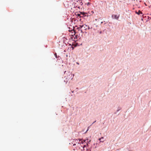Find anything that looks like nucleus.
I'll use <instances>...</instances> for the list:
<instances>
[{
    "instance_id": "6",
    "label": "nucleus",
    "mask_w": 151,
    "mask_h": 151,
    "mask_svg": "<svg viewBox=\"0 0 151 151\" xmlns=\"http://www.w3.org/2000/svg\"><path fill=\"white\" fill-rule=\"evenodd\" d=\"M55 55V57L56 58H58V57H57V55L56 54V53H55L54 54Z\"/></svg>"
},
{
    "instance_id": "4",
    "label": "nucleus",
    "mask_w": 151,
    "mask_h": 151,
    "mask_svg": "<svg viewBox=\"0 0 151 151\" xmlns=\"http://www.w3.org/2000/svg\"><path fill=\"white\" fill-rule=\"evenodd\" d=\"M86 4L88 6H89L90 5L91 3L89 2H88L87 3H86Z\"/></svg>"
},
{
    "instance_id": "10",
    "label": "nucleus",
    "mask_w": 151,
    "mask_h": 151,
    "mask_svg": "<svg viewBox=\"0 0 151 151\" xmlns=\"http://www.w3.org/2000/svg\"><path fill=\"white\" fill-rule=\"evenodd\" d=\"M78 16H80V14H78Z\"/></svg>"
},
{
    "instance_id": "12",
    "label": "nucleus",
    "mask_w": 151,
    "mask_h": 151,
    "mask_svg": "<svg viewBox=\"0 0 151 151\" xmlns=\"http://www.w3.org/2000/svg\"><path fill=\"white\" fill-rule=\"evenodd\" d=\"M75 145H76V144H73V146H75Z\"/></svg>"
},
{
    "instance_id": "3",
    "label": "nucleus",
    "mask_w": 151,
    "mask_h": 151,
    "mask_svg": "<svg viewBox=\"0 0 151 151\" xmlns=\"http://www.w3.org/2000/svg\"><path fill=\"white\" fill-rule=\"evenodd\" d=\"M85 26V27H83V30H86L87 29V27L88 28V29H89V26H87V25H84Z\"/></svg>"
},
{
    "instance_id": "1",
    "label": "nucleus",
    "mask_w": 151,
    "mask_h": 151,
    "mask_svg": "<svg viewBox=\"0 0 151 151\" xmlns=\"http://www.w3.org/2000/svg\"><path fill=\"white\" fill-rule=\"evenodd\" d=\"M119 16V14L118 15L116 14H113L112 15L111 17L113 19L118 20Z\"/></svg>"
},
{
    "instance_id": "2",
    "label": "nucleus",
    "mask_w": 151,
    "mask_h": 151,
    "mask_svg": "<svg viewBox=\"0 0 151 151\" xmlns=\"http://www.w3.org/2000/svg\"><path fill=\"white\" fill-rule=\"evenodd\" d=\"M83 27H85L84 25H80L79 27H78V30L79 31H81V32L82 33L84 32H83Z\"/></svg>"
},
{
    "instance_id": "9",
    "label": "nucleus",
    "mask_w": 151,
    "mask_h": 151,
    "mask_svg": "<svg viewBox=\"0 0 151 151\" xmlns=\"http://www.w3.org/2000/svg\"><path fill=\"white\" fill-rule=\"evenodd\" d=\"M80 4L81 5H82V4H83V3H82V2H80Z\"/></svg>"
},
{
    "instance_id": "5",
    "label": "nucleus",
    "mask_w": 151,
    "mask_h": 151,
    "mask_svg": "<svg viewBox=\"0 0 151 151\" xmlns=\"http://www.w3.org/2000/svg\"><path fill=\"white\" fill-rule=\"evenodd\" d=\"M137 13L138 14H140L141 13L142 14V13L140 11H138V12Z\"/></svg>"
},
{
    "instance_id": "7",
    "label": "nucleus",
    "mask_w": 151,
    "mask_h": 151,
    "mask_svg": "<svg viewBox=\"0 0 151 151\" xmlns=\"http://www.w3.org/2000/svg\"><path fill=\"white\" fill-rule=\"evenodd\" d=\"M79 142H81V143H83V141L81 140H79Z\"/></svg>"
},
{
    "instance_id": "14",
    "label": "nucleus",
    "mask_w": 151,
    "mask_h": 151,
    "mask_svg": "<svg viewBox=\"0 0 151 151\" xmlns=\"http://www.w3.org/2000/svg\"><path fill=\"white\" fill-rule=\"evenodd\" d=\"M78 8H80V7H79H79H78Z\"/></svg>"
},
{
    "instance_id": "8",
    "label": "nucleus",
    "mask_w": 151,
    "mask_h": 151,
    "mask_svg": "<svg viewBox=\"0 0 151 151\" xmlns=\"http://www.w3.org/2000/svg\"><path fill=\"white\" fill-rule=\"evenodd\" d=\"M104 138V137H102L101 138H100L99 139L100 140L101 139H103Z\"/></svg>"
},
{
    "instance_id": "13",
    "label": "nucleus",
    "mask_w": 151,
    "mask_h": 151,
    "mask_svg": "<svg viewBox=\"0 0 151 151\" xmlns=\"http://www.w3.org/2000/svg\"><path fill=\"white\" fill-rule=\"evenodd\" d=\"M103 23V22H101V23Z\"/></svg>"
},
{
    "instance_id": "11",
    "label": "nucleus",
    "mask_w": 151,
    "mask_h": 151,
    "mask_svg": "<svg viewBox=\"0 0 151 151\" xmlns=\"http://www.w3.org/2000/svg\"><path fill=\"white\" fill-rule=\"evenodd\" d=\"M96 122V121H95V122H94L93 123H93L95 122Z\"/></svg>"
}]
</instances>
